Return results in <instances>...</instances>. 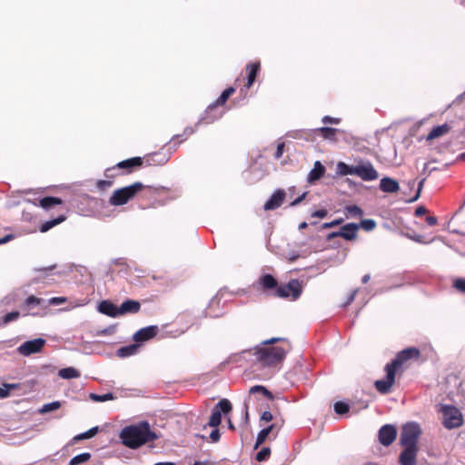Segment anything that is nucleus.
Returning a JSON list of instances; mask_svg holds the SVG:
<instances>
[{
	"label": "nucleus",
	"instance_id": "nucleus-1",
	"mask_svg": "<svg viewBox=\"0 0 465 465\" xmlns=\"http://www.w3.org/2000/svg\"><path fill=\"white\" fill-rule=\"evenodd\" d=\"M282 338H272L262 341L255 350L254 356L256 361L263 367H274L281 363L290 351V346L286 344L273 345L277 341H283Z\"/></svg>",
	"mask_w": 465,
	"mask_h": 465
},
{
	"label": "nucleus",
	"instance_id": "nucleus-2",
	"mask_svg": "<svg viewBox=\"0 0 465 465\" xmlns=\"http://www.w3.org/2000/svg\"><path fill=\"white\" fill-rule=\"evenodd\" d=\"M157 438V434L151 430L148 421L127 426L120 433L123 444L131 449H136L147 442L153 441Z\"/></svg>",
	"mask_w": 465,
	"mask_h": 465
},
{
	"label": "nucleus",
	"instance_id": "nucleus-3",
	"mask_svg": "<svg viewBox=\"0 0 465 465\" xmlns=\"http://www.w3.org/2000/svg\"><path fill=\"white\" fill-rule=\"evenodd\" d=\"M143 187L144 185L141 182H135L133 184L115 190L110 197L109 203L114 206L124 205Z\"/></svg>",
	"mask_w": 465,
	"mask_h": 465
},
{
	"label": "nucleus",
	"instance_id": "nucleus-4",
	"mask_svg": "<svg viewBox=\"0 0 465 465\" xmlns=\"http://www.w3.org/2000/svg\"><path fill=\"white\" fill-rule=\"evenodd\" d=\"M440 411L442 414V425L448 430L460 428L463 424L461 411L453 405L442 404Z\"/></svg>",
	"mask_w": 465,
	"mask_h": 465
},
{
	"label": "nucleus",
	"instance_id": "nucleus-5",
	"mask_svg": "<svg viewBox=\"0 0 465 465\" xmlns=\"http://www.w3.org/2000/svg\"><path fill=\"white\" fill-rule=\"evenodd\" d=\"M421 430L415 421L407 422L402 426L400 442L402 446H417Z\"/></svg>",
	"mask_w": 465,
	"mask_h": 465
},
{
	"label": "nucleus",
	"instance_id": "nucleus-6",
	"mask_svg": "<svg viewBox=\"0 0 465 465\" xmlns=\"http://www.w3.org/2000/svg\"><path fill=\"white\" fill-rule=\"evenodd\" d=\"M232 403L227 399H222L212 409V413L207 424L203 426L205 429L207 426L211 428H216L221 424L222 414H228L232 411Z\"/></svg>",
	"mask_w": 465,
	"mask_h": 465
},
{
	"label": "nucleus",
	"instance_id": "nucleus-7",
	"mask_svg": "<svg viewBox=\"0 0 465 465\" xmlns=\"http://www.w3.org/2000/svg\"><path fill=\"white\" fill-rule=\"evenodd\" d=\"M302 285L298 280H291L287 284L277 286L274 294L277 297H291L293 301L297 300L302 294Z\"/></svg>",
	"mask_w": 465,
	"mask_h": 465
},
{
	"label": "nucleus",
	"instance_id": "nucleus-8",
	"mask_svg": "<svg viewBox=\"0 0 465 465\" xmlns=\"http://www.w3.org/2000/svg\"><path fill=\"white\" fill-rule=\"evenodd\" d=\"M356 176L360 177L362 181L371 182L378 179L379 173L371 161L360 160L358 164H356Z\"/></svg>",
	"mask_w": 465,
	"mask_h": 465
},
{
	"label": "nucleus",
	"instance_id": "nucleus-9",
	"mask_svg": "<svg viewBox=\"0 0 465 465\" xmlns=\"http://www.w3.org/2000/svg\"><path fill=\"white\" fill-rule=\"evenodd\" d=\"M420 351L417 348H406L397 353L395 358L389 363L391 368L398 371L401 368L402 364L411 359H417L420 357Z\"/></svg>",
	"mask_w": 465,
	"mask_h": 465
},
{
	"label": "nucleus",
	"instance_id": "nucleus-10",
	"mask_svg": "<svg viewBox=\"0 0 465 465\" xmlns=\"http://www.w3.org/2000/svg\"><path fill=\"white\" fill-rule=\"evenodd\" d=\"M384 371L386 372V378L384 380H377L374 382V386L381 394L385 395L391 392V387L395 382V374L397 371L388 364L385 365Z\"/></svg>",
	"mask_w": 465,
	"mask_h": 465
},
{
	"label": "nucleus",
	"instance_id": "nucleus-11",
	"mask_svg": "<svg viewBox=\"0 0 465 465\" xmlns=\"http://www.w3.org/2000/svg\"><path fill=\"white\" fill-rule=\"evenodd\" d=\"M45 344V340L43 338H36L34 340L23 342L18 348L17 351L23 356H29L33 353L40 352Z\"/></svg>",
	"mask_w": 465,
	"mask_h": 465
},
{
	"label": "nucleus",
	"instance_id": "nucleus-12",
	"mask_svg": "<svg viewBox=\"0 0 465 465\" xmlns=\"http://www.w3.org/2000/svg\"><path fill=\"white\" fill-rule=\"evenodd\" d=\"M397 430L391 424L383 425L379 430V440L383 446H390L396 439Z\"/></svg>",
	"mask_w": 465,
	"mask_h": 465
},
{
	"label": "nucleus",
	"instance_id": "nucleus-13",
	"mask_svg": "<svg viewBox=\"0 0 465 465\" xmlns=\"http://www.w3.org/2000/svg\"><path fill=\"white\" fill-rule=\"evenodd\" d=\"M158 331V326L150 325L140 329L134 334V341L138 344L147 341L156 336Z\"/></svg>",
	"mask_w": 465,
	"mask_h": 465
},
{
	"label": "nucleus",
	"instance_id": "nucleus-14",
	"mask_svg": "<svg viewBox=\"0 0 465 465\" xmlns=\"http://www.w3.org/2000/svg\"><path fill=\"white\" fill-rule=\"evenodd\" d=\"M401 452L399 462L401 465H416V457L418 452L417 446H404Z\"/></svg>",
	"mask_w": 465,
	"mask_h": 465
},
{
	"label": "nucleus",
	"instance_id": "nucleus-15",
	"mask_svg": "<svg viewBox=\"0 0 465 465\" xmlns=\"http://www.w3.org/2000/svg\"><path fill=\"white\" fill-rule=\"evenodd\" d=\"M285 192L282 189L276 190L272 196L269 198V200L264 203L263 208L266 211L270 210H275L279 208L285 198Z\"/></svg>",
	"mask_w": 465,
	"mask_h": 465
},
{
	"label": "nucleus",
	"instance_id": "nucleus-16",
	"mask_svg": "<svg viewBox=\"0 0 465 465\" xmlns=\"http://www.w3.org/2000/svg\"><path fill=\"white\" fill-rule=\"evenodd\" d=\"M46 300L43 298L35 297V295L28 296L23 305L22 308L27 312H30L32 309L35 307H41L42 309H45ZM27 314H31L33 316L38 315L36 312H27Z\"/></svg>",
	"mask_w": 465,
	"mask_h": 465
},
{
	"label": "nucleus",
	"instance_id": "nucleus-17",
	"mask_svg": "<svg viewBox=\"0 0 465 465\" xmlns=\"http://www.w3.org/2000/svg\"><path fill=\"white\" fill-rule=\"evenodd\" d=\"M97 310L100 313L112 318H116L119 316L118 307L108 300L102 301L98 304Z\"/></svg>",
	"mask_w": 465,
	"mask_h": 465
},
{
	"label": "nucleus",
	"instance_id": "nucleus-18",
	"mask_svg": "<svg viewBox=\"0 0 465 465\" xmlns=\"http://www.w3.org/2000/svg\"><path fill=\"white\" fill-rule=\"evenodd\" d=\"M140 309L141 304L139 302L134 300H126L118 307L119 316L129 313H136L140 311Z\"/></svg>",
	"mask_w": 465,
	"mask_h": 465
},
{
	"label": "nucleus",
	"instance_id": "nucleus-19",
	"mask_svg": "<svg viewBox=\"0 0 465 465\" xmlns=\"http://www.w3.org/2000/svg\"><path fill=\"white\" fill-rule=\"evenodd\" d=\"M235 92V89L233 87H228L226 88L221 95L213 103L211 104L207 109L206 114H213V112L220 105H223L225 104L227 99Z\"/></svg>",
	"mask_w": 465,
	"mask_h": 465
},
{
	"label": "nucleus",
	"instance_id": "nucleus-20",
	"mask_svg": "<svg viewBox=\"0 0 465 465\" xmlns=\"http://www.w3.org/2000/svg\"><path fill=\"white\" fill-rule=\"evenodd\" d=\"M379 188L383 193H393L400 190V185L395 179L391 177H383L380 181Z\"/></svg>",
	"mask_w": 465,
	"mask_h": 465
},
{
	"label": "nucleus",
	"instance_id": "nucleus-21",
	"mask_svg": "<svg viewBox=\"0 0 465 465\" xmlns=\"http://www.w3.org/2000/svg\"><path fill=\"white\" fill-rule=\"evenodd\" d=\"M325 171L324 165L320 161H316L313 164V168L308 173L307 182L309 183H314L323 176Z\"/></svg>",
	"mask_w": 465,
	"mask_h": 465
},
{
	"label": "nucleus",
	"instance_id": "nucleus-22",
	"mask_svg": "<svg viewBox=\"0 0 465 465\" xmlns=\"http://www.w3.org/2000/svg\"><path fill=\"white\" fill-rule=\"evenodd\" d=\"M341 229L342 231V238L348 241H351L356 238L359 225L354 223H350L343 225Z\"/></svg>",
	"mask_w": 465,
	"mask_h": 465
},
{
	"label": "nucleus",
	"instance_id": "nucleus-23",
	"mask_svg": "<svg viewBox=\"0 0 465 465\" xmlns=\"http://www.w3.org/2000/svg\"><path fill=\"white\" fill-rule=\"evenodd\" d=\"M246 70L248 71V76H247V83H246L245 87L247 89H249L254 83L255 78L258 74V72L260 70V63L257 62V63L247 64Z\"/></svg>",
	"mask_w": 465,
	"mask_h": 465
},
{
	"label": "nucleus",
	"instance_id": "nucleus-24",
	"mask_svg": "<svg viewBox=\"0 0 465 465\" xmlns=\"http://www.w3.org/2000/svg\"><path fill=\"white\" fill-rule=\"evenodd\" d=\"M258 282L264 290H274L275 291L278 286L277 281L272 274L262 275L259 278Z\"/></svg>",
	"mask_w": 465,
	"mask_h": 465
},
{
	"label": "nucleus",
	"instance_id": "nucleus-25",
	"mask_svg": "<svg viewBox=\"0 0 465 465\" xmlns=\"http://www.w3.org/2000/svg\"><path fill=\"white\" fill-rule=\"evenodd\" d=\"M139 351V344L133 343L127 346L121 347L117 350L116 355L120 358H126L135 355Z\"/></svg>",
	"mask_w": 465,
	"mask_h": 465
},
{
	"label": "nucleus",
	"instance_id": "nucleus-26",
	"mask_svg": "<svg viewBox=\"0 0 465 465\" xmlns=\"http://www.w3.org/2000/svg\"><path fill=\"white\" fill-rule=\"evenodd\" d=\"M170 158V153H163V152H157L150 154L147 158V162L150 164H157L162 165L168 162Z\"/></svg>",
	"mask_w": 465,
	"mask_h": 465
},
{
	"label": "nucleus",
	"instance_id": "nucleus-27",
	"mask_svg": "<svg viewBox=\"0 0 465 465\" xmlns=\"http://www.w3.org/2000/svg\"><path fill=\"white\" fill-rule=\"evenodd\" d=\"M336 173L341 176L356 175V165H349L344 162H338Z\"/></svg>",
	"mask_w": 465,
	"mask_h": 465
},
{
	"label": "nucleus",
	"instance_id": "nucleus-28",
	"mask_svg": "<svg viewBox=\"0 0 465 465\" xmlns=\"http://www.w3.org/2000/svg\"><path fill=\"white\" fill-rule=\"evenodd\" d=\"M80 372L74 367H66L58 371V376L64 380L76 379L80 377Z\"/></svg>",
	"mask_w": 465,
	"mask_h": 465
},
{
	"label": "nucleus",
	"instance_id": "nucleus-29",
	"mask_svg": "<svg viewBox=\"0 0 465 465\" xmlns=\"http://www.w3.org/2000/svg\"><path fill=\"white\" fill-rule=\"evenodd\" d=\"M450 127L447 124L437 125L431 129L427 136V140H433L448 133Z\"/></svg>",
	"mask_w": 465,
	"mask_h": 465
},
{
	"label": "nucleus",
	"instance_id": "nucleus-30",
	"mask_svg": "<svg viewBox=\"0 0 465 465\" xmlns=\"http://www.w3.org/2000/svg\"><path fill=\"white\" fill-rule=\"evenodd\" d=\"M142 164L141 157H133L124 161H122L117 163V167L120 169L127 168L133 169L134 167L139 166Z\"/></svg>",
	"mask_w": 465,
	"mask_h": 465
},
{
	"label": "nucleus",
	"instance_id": "nucleus-31",
	"mask_svg": "<svg viewBox=\"0 0 465 465\" xmlns=\"http://www.w3.org/2000/svg\"><path fill=\"white\" fill-rule=\"evenodd\" d=\"M312 134V130H293L286 133V136L292 139L308 140Z\"/></svg>",
	"mask_w": 465,
	"mask_h": 465
},
{
	"label": "nucleus",
	"instance_id": "nucleus-32",
	"mask_svg": "<svg viewBox=\"0 0 465 465\" xmlns=\"http://www.w3.org/2000/svg\"><path fill=\"white\" fill-rule=\"evenodd\" d=\"M62 203V200L54 196H46L40 200V206L44 209H50L54 205Z\"/></svg>",
	"mask_w": 465,
	"mask_h": 465
},
{
	"label": "nucleus",
	"instance_id": "nucleus-33",
	"mask_svg": "<svg viewBox=\"0 0 465 465\" xmlns=\"http://www.w3.org/2000/svg\"><path fill=\"white\" fill-rule=\"evenodd\" d=\"M64 220H65V217L64 215H60L59 217H57L55 219H52V220L46 221V222H45L44 223L41 224L40 232H45L49 231L51 228H53L54 226L61 223Z\"/></svg>",
	"mask_w": 465,
	"mask_h": 465
},
{
	"label": "nucleus",
	"instance_id": "nucleus-34",
	"mask_svg": "<svg viewBox=\"0 0 465 465\" xmlns=\"http://www.w3.org/2000/svg\"><path fill=\"white\" fill-rule=\"evenodd\" d=\"M249 392H250V394H255V393L259 392V393H262L263 396H265L269 400L273 399L272 393L270 391H268L264 386H262V385H254V386L251 387Z\"/></svg>",
	"mask_w": 465,
	"mask_h": 465
},
{
	"label": "nucleus",
	"instance_id": "nucleus-35",
	"mask_svg": "<svg viewBox=\"0 0 465 465\" xmlns=\"http://www.w3.org/2000/svg\"><path fill=\"white\" fill-rule=\"evenodd\" d=\"M90 459H91V454L89 452H83L81 454H78V455L73 457L69 461V465H79V464L88 461Z\"/></svg>",
	"mask_w": 465,
	"mask_h": 465
},
{
	"label": "nucleus",
	"instance_id": "nucleus-36",
	"mask_svg": "<svg viewBox=\"0 0 465 465\" xmlns=\"http://www.w3.org/2000/svg\"><path fill=\"white\" fill-rule=\"evenodd\" d=\"M98 430H99V428L97 426L93 427V428L89 429L88 430L76 435L74 438V440L77 441V440L91 439V438H93L94 436L96 435V433L98 432Z\"/></svg>",
	"mask_w": 465,
	"mask_h": 465
},
{
	"label": "nucleus",
	"instance_id": "nucleus-37",
	"mask_svg": "<svg viewBox=\"0 0 465 465\" xmlns=\"http://www.w3.org/2000/svg\"><path fill=\"white\" fill-rule=\"evenodd\" d=\"M345 213L347 217H360L363 214V211L357 205H348L345 207Z\"/></svg>",
	"mask_w": 465,
	"mask_h": 465
},
{
	"label": "nucleus",
	"instance_id": "nucleus-38",
	"mask_svg": "<svg viewBox=\"0 0 465 465\" xmlns=\"http://www.w3.org/2000/svg\"><path fill=\"white\" fill-rule=\"evenodd\" d=\"M90 399L95 402H104L107 401H111L114 399V396L112 392H108L105 394H96V393H91L89 395Z\"/></svg>",
	"mask_w": 465,
	"mask_h": 465
},
{
	"label": "nucleus",
	"instance_id": "nucleus-39",
	"mask_svg": "<svg viewBox=\"0 0 465 465\" xmlns=\"http://www.w3.org/2000/svg\"><path fill=\"white\" fill-rule=\"evenodd\" d=\"M337 131L336 128L324 126L312 130V133L321 132L325 139H331L334 137Z\"/></svg>",
	"mask_w": 465,
	"mask_h": 465
},
{
	"label": "nucleus",
	"instance_id": "nucleus-40",
	"mask_svg": "<svg viewBox=\"0 0 465 465\" xmlns=\"http://www.w3.org/2000/svg\"><path fill=\"white\" fill-rule=\"evenodd\" d=\"M61 407V402L58 401H52L46 404H44L43 407L40 410V412L46 413L49 411H55Z\"/></svg>",
	"mask_w": 465,
	"mask_h": 465
},
{
	"label": "nucleus",
	"instance_id": "nucleus-41",
	"mask_svg": "<svg viewBox=\"0 0 465 465\" xmlns=\"http://www.w3.org/2000/svg\"><path fill=\"white\" fill-rule=\"evenodd\" d=\"M270 454H271V449L269 447H263L256 454V460L258 461H264L270 457Z\"/></svg>",
	"mask_w": 465,
	"mask_h": 465
},
{
	"label": "nucleus",
	"instance_id": "nucleus-42",
	"mask_svg": "<svg viewBox=\"0 0 465 465\" xmlns=\"http://www.w3.org/2000/svg\"><path fill=\"white\" fill-rule=\"evenodd\" d=\"M349 405L342 401H337L334 404V411L337 414H345L349 411Z\"/></svg>",
	"mask_w": 465,
	"mask_h": 465
},
{
	"label": "nucleus",
	"instance_id": "nucleus-43",
	"mask_svg": "<svg viewBox=\"0 0 465 465\" xmlns=\"http://www.w3.org/2000/svg\"><path fill=\"white\" fill-rule=\"evenodd\" d=\"M268 433L266 430H264L263 429L261 430L256 437V440H255V444H254V449H258L266 440V438L268 437Z\"/></svg>",
	"mask_w": 465,
	"mask_h": 465
},
{
	"label": "nucleus",
	"instance_id": "nucleus-44",
	"mask_svg": "<svg viewBox=\"0 0 465 465\" xmlns=\"http://www.w3.org/2000/svg\"><path fill=\"white\" fill-rule=\"evenodd\" d=\"M205 114H206V116L203 117L200 121H198V122L196 123V125H199V124H201V122H202V121H204L206 124H211V123H213V121H215V120H217V119L221 118V117H222V115H223V113H221V112H220V113H217V114H213V115H211L212 114H206V113H205Z\"/></svg>",
	"mask_w": 465,
	"mask_h": 465
},
{
	"label": "nucleus",
	"instance_id": "nucleus-45",
	"mask_svg": "<svg viewBox=\"0 0 465 465\" xmlns=\"http://www.w3.org/2000/svg\"><path fill=\"white\" fill-rule=\"evenodd\" d=\"M205 114H206V116L203 117L200 121H198V122L196 123V125H199V124H201V122H202V121H204L206 124H211V123H213V121H215V120H217V119L221 118V117H222V115H223V113H221V112H220V113H217V114H213V115H211L212 114H206V113H205Z\"/></svg>",
	"mask_w": 465,
	"mask_h": 465
},
{
	"label": "nucleus",
	"instance_id": "nucleus-46",
	"mask_svg": "<svg viewBox=\"0 0 465 465\" xmlns=\"http://www.w3.org/2000/svg\"><path fill=\"white\" fill-rule=\"evenodd\" d=\"M205 114H206V116L203 117L200 121H198V122L196 123V125H199V124H201V122H202V121H204L206 124H211V123H213V121H215V120H217V119L221 118V117H222V115H223V113H221V112H220V113H217V114H213V115H211L212 114H206V113H205Z\"/></svg>",
	"mask_w": 465,
	"mask_h": 465
},
{
	"label": "nucleus",
	"instance_id": "nucleus-47",
	"mask_svg": "<svg viewBox=\"0 0 465 465\" xmlns=\"http://www.w3.org/2000/svg\"><path fill=\"white\" fill-rule=\"evenodd\" d=\"M361 227L367 231H372L376 227V222L372 219H364L361 222Z\"/></svg>",
	"mask_w": 465,
	"mask_h": 465
},
{
	"label": "nucleus",
	"instance_id": "nucleus-48",
	"mask_svg": "<svg viewBox=\"0 0 465 465\" xmlns=\"http://www.w3.org/2000/svg\"><path fill=\"white\" fill-rule=\"evenodd\" d=\"M20 316V312H17V311H13L11 312H8L6 313L4 317H3V322L4 324H7L11 322H14L15 320H17Z\"/></svg>",
	"mask_w": 465,
	"mask_h": 465
},
{
	"label": "nucleus",
	"instance_id": "nucleus-49",
	"mask_svg": "<svg viewBox=\"0 0 465 465\" xmlns=\"http://www.w3.org/2000/svg\"><path fill=\"white\" fill-rule=\"evenodd\" d=\"M453 287L458 292L465 294V278H456L453 281Z\"/></svg>",
	"mask_w": 465,
	"mask_h": 465
},
{
	"label": "nucleus",
	"instance_id": "nucleus-50",
	"mask_svg": "<svg viewBox=\"0 0 465 465\" xmlns=\"http://www.w3.org/2000/svg\"><path fill=\"white\" fill-rule=\"evenodd\" d=\"M66 300L67 299L65 297H62V296L50 298V299L46 300L45 309L50 305H59V304L64 303L66 302Z\"/></svg>",
	"mask_w": 465,
	"mask_h": 465
},
{
	"label": "nucleus",
	"instance_id": "nucleus-51",
	"mask_svg": "<svg viewBox=\"0 0 465 465\" xmlns=\"http://www.w3.org/2000/svg\"><path fill=\"white\" fill-rule=\"evenodd\" d=\"M425 181H426V178H422V179L419 182V183H418V188H417V192H416L415 195L408 201L409 203L416 202V201L419 199V197L420 196V193H421V191H422V188H423V185H424Z\"/></svg>",
	"mask_w": 465,
	"mask_h": 465
},
{
	"label": "nucleus",
	"instance_id": "nucleus-52",
	"mask_svg": "<svg viewBox=\"0 0 465 465\" xmlns=\"http://www.w3.org/2000/svg\"><path fill=\"white\" fill-rule=\"evenodd\" d=\"M342 222H343L342 218L336 219V220H333L331 222L322 223V229L332 228L334 226L340 225L341 223H342Z\"/></svg>",
	"mask_w": 465,
	"mask_h": 465
},
{
	"label": "nucleus",
	"instance_id": "nucleus-53",
	"mask_svg": "<svg viewBox=\"0 0 465 465\" xmlns=\"http://www.w3.org/2000/svg\"><path fill=\"white\" fill-rule=\"evenodd\" d=\"M220 438H221V433H220L218 427L213 428V430L210 433V439H211L212 442H218L220 440Z\"/></svg>",
	"mask_w": 465,
	"mask_h": 465
},
{
	"label": "nucleus",
	"instance_id": "nucleus-54",
	"mask_svg": "<svg viewBox=\"0 0 465 465\" xmlns=\"http://www.w3.org/2000/svg\"><path fill=\"white\" fill-rule=\"evenodd\" d=\"M322 122L325 124H340L341 122V119L340 118H335V117H331V116H329V115H326L322 118Z\"/></svg>",
	"mask_w": 465,
	"mask_h": 465
},
{
	"label": "nucleus",
	"instance_id": "nucleus-55",
	"mask_svg": "<svg viewBox=\"0 0 465 465\" xmlns=\"http://www.w3.org/2000/svg\"><path fill=\"white\" fill-rule=\"evenodd\" d=\"M328 214V212L326 209H320V210H317V211H314L312 213V217H317V218H325Z\"/></svg>",
	"mask_w": 465,
	"mask_h": 465
},
{
	"label": "nucleus",
	"instance_id": "nucleus-56",
	"mask_svg": "<svg viewBox=\"0 0 465 465\" xmlns=\"http://www.w3.org/2000/svg\"><path fill=\"white\" fill-rule=\"evenodd\" d=\"M283 148H284V143H278L277 148H276V152L274 153V158L275 159H280L282 156Z\"/></svg>",
	"mask_w": 465,
	"mask_h": 465
},
{
	"label": "nucleus",
	"instance_id": "nucleus-57",
	"mask_svg": "<svg viewBox=\"0 0 465 465\" xmlns=\"http://www.w3.org/2000/svg\"><path fill=\"white\" fill-rule=\"evenodd\" d=\"M307 192H304L302 195H300L299 197H297L295 200H293L291 203H290V206L291 207H294L296 205H298L299 203H301L306 197L307 195Z\"/></svg>",
	"mask_w": 465,
	"mask_h": 465
},
{
	"label": "nucleus",
	"instance_id": "nucleus-58",
	"mask_svg": "<svg viewBox=\"0 0 465 465\" xmlns=\"http://www.w3.org/2000/svg\"><path fill=\"white\" fill-rule=\"evenodd\" d=\"M114 331H115V326L114 325H111V326H109L107 328H104V329L101 330L99 331V333L102 334V335H110V334L114 333Z\"/></svg>",
	"mask_w": 465,
	"mask_h": 465
},
{
	"label": "nucleus",
	"instance_id": "nucleus-59",
	"mask_svg": "<svg viewBox=\"0 0 465 465\" xmlns=\"http://www.w3.org/2000/svg\"><path fill=\"white\" fill-rule=\"evenodd\" d=\"M272 418H273V416H272V412L265 411L262 413L261 420L269 422L272 420Z\"/></svg>",
	"mask_w": 465,
	"mask_h": 465
},
{
	"label": "nucleus",
	"instance_id": "nucleus-60",
	"mask_svg": "<svg viewBox=\"0 0 465 465\" xmlns=\"http://www.w3.org/2000/svg\"><path fill=\"white\" fill-rule=\"evenodd\" d=\"M10 395V393L8 392V387L5 385V383L0 386V398L1 399H4V398H6Z\"/></svg>",
	"mask_w": 465,
	"mask_h": 465
},
{
	"label": "nucleus",
	"instance_id": "nucleus-61",
	"mask_svg": "<svg viewBox=\"0 0 465 465\" xmlns=\"http://www.w3.org/2000/svg\"><path fill=\"white\" fill-rule=\"evenodd\" d=\"M242 412H243L244 422L247 424L249 422V411H248V405L246 402H244Z\"/></svg>",
	"mask_w": 465,
	"mask_h": 465
},
{
	"label": "nucleus",
	"instance_id": "nucleus-62",
	"mask_svg": "<svg viewBox=\"0 0 465 465\" xmlns=\"http://www.w3.org/2000/svg\"><path fill=\"white\" fill-rule=\"evenodd\" d=\"M341 233H342L341 229L340 231H337V232H332L328 234L327 239L328 240H331V239L336 238V237H341L342 238V234Z\"/></svg>",
	"mask_w": 465,
	"mask_h": 465
},
{
	"label": "nucleus",
	"instance_id": "nucleus-63",
	"mask_svg": "<svg viewBox=\"0 0 465 465\" xmlns=\"http://www.w3.org/2000/svg\"><path fill=\"white\" fill-rule=\"evenodd\" d=\"M15 238V235L10 233L6 234L5 236L0 238V244H4L8 242L9 241L13 240Z\"/></svg>",
	"mask_w": 465,
	"mask_h": 465
},
{
	"label": "nucleus",
	"instance_id": "nucleus-64",
	"mask_svg": "<svg viewBox=\"0 0 465 465\" xmlns=\"http://www.w3.org/2000/svg\"><path fill=\"white\" fill-rule=\"evenodd\" d=\"M426 223L430 225V226H434L437 224L438 223V220L435 216H428L426 218Z\"/></svg>",
	"mask_w": 465,
	"mask_h": 465
}]
</instances>
